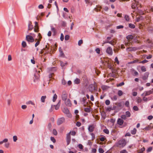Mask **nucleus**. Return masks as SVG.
I'll list each match as a JSON object with an SVG mask.
<instances>
[{"label":"nucleus","mask_w":153,"mask_h":153,"mask_svg":"<svg viewBox=\"0 0 153 153\" xmlns=\"http://www.w3.org/2000/svg\"><path fill=\"white\" fill-rule=\"evenodd\" d=\"M126 144V141L124 139L120 140L117 144V146L119 147H123Z\"/></svg>","instance_id":"f257e3e1"},{"label":"nucleus","mask_w":153,"mask_h":153,"mask_svg":"<svg viewBox=\"0 0 153 153\" xmlns=\"http://www.w3.org/2000/svg\"><path fill=\"white\" fill-rule=\"evenodd\" d=\"M55 68H48V72L49 73L48 76L49 77L52 78L54 76V72L55 71L54 70Z\"/></svg>","instance_id":"f03ea898"},{"label":"nucleus","mask_w":153,"mask_h":153,"mask_svg":"<svg viewBox=\"0 0 153 153\" xmlns=\"http://www.w3.org/2000/svg\"><path fill=\"white\" fill-rule=\"evenodd\" d=\"M63 112L66 114L67 116L69 118L72 117L71 114L70 113L69 110L66 108H64L62 110Z\"/></svg>","instance_id":"7ed1b4c3"},{"label":"nucleus","mask_w":153,"mask_h":153,"mask_svg":"<svg viewBox=\"0 0 153 153\" xmlns=\"http://www.w3.org/2000/svg\"><path fill=\"white\" fill-rule=\"evenodd\" d=\"M65 122V119L64 117L59 118L57 121V124L59 126Z\"/></svg>","instance_id":"20e7f679"},{"label":"nucleus","mask_w":153,"mask_h":153,"mask_svg":"<svg viewBox=\"0 0 153 153\" xmlns=\"http://www.w3.org/2000/svg\"><path fill=\"white\" fill-rule=\"evenodd\" d=\"M62 99L63 101H65L67 98V92L65 91H63L62 92Z\"/></svg>","instance_id":"39448f33"},{"label":"nucleus","mask_w":153,"mask_h":153,"mask_svg":"<svg viewBox=\"0 0 153 153\" xmlns=\"http://www.w3.org/2000/svg\"><path fill=\"white\" fill-rule=\"evenodd\" d=\"M88 90L89 91L92 92L95 90H96L95 85L92 84H90L88 87Z\"/></svg>","instance_id":"423d86ee"},{"label":"nucleus","mask_w":153,"mask_h":153,"mask_svg":"<svg viewBox=\"0 0 153 153\" xmlns=\"http://www.w3.org/2000/svg\"><path fill=\"white\" fill-rule=\"evenodd\" d=\"M153 93V89H152L151 90L148 91H145L142 94V96H146L149 95Z\"/></svg>","instance_id":"0eeeda50"},{"label":"nucleus","mask_w":153,"mask_h":153,"mask_svg":"<svg viewBox=\"0 0 153 153\" xmlns=\"http://www.w3.org/2000/svg\"><path fill=\"white\" fill-rule=\"evenodd\" d=\"M139 48H137V47H131L127 48L126 49V51L127 52H130L136 51Z\"/></svg>","instance_id":"6e6552de"},{"label":"nucleus","mask_w":153,"mask_h":153,"mask_svg":"<svg viewBox=\"0 0 153 153\" xmlns=\"http://www.w3.org/2000/svg\"><path fill=\"white\" fill-rule=\"evenodd\" d=\"M71 132H70L69 133H68L66 135V141L67 143V145H68L71 142Z\"/></svg>","instance_id":"1a4fd4ad"},{"label":"nucleus","mask_w":153,"mask_h":153,"mask_svg":"<svg viewBox=\"0 0 153 153\" xmlns=\"http://www.w3.org/2000/svg\"><path fill=\"white\" fill-rule=\"evenodd\" d=\"M26 39L29 42H32L34 41V39L33 37L30 35L26 36Z\"/></svg>","instance_id":"9d476101"},{"label":"nucleus","mask_w":153,"mask_h":153,"mask_svg":"<svg viewBox=\"0 0 153 153\" xmlns=\"http://www.w3.org/2000/svg\"><path fill=\"white\" fill-rule=\"evenodd\" d=\"M106 52L110 55H112L113 53L112 48L110 47H108L107 49Z\"/></svg>","instance_id":"9b49d317"},{"label":"nucleus","mask_w":153,"mask_h":153,"mask_svg":"<svg viewBox=\"0 0 153 153\" xmlns=\"http://www.w3.org/2000/svg\"><path fill=\"white\" fill-rule=\"evenodd\" d=\"M134 2L132 3L131 4V7L132 9H134L136 8V7L137 6L138 2L136 1V0H134Z\"/></svg>","instance_id":"f8f14e48"},{"label":"nucleus","mask_w":153,"mask_h":153,"mask_svg":"<svg viewBox=\"0 0 153 153\" xmlns=\"http://www.w3.org/2000/svg\"><path fill=\"white\" fill-rule=\"evenodd\" d=\"M94 124L90 125L88 128V130L90 132H92L94 130Z\"/></svg>","instance_id":"ddd939ff"},{"label":"nucleus","mask_w":153,"mask_h":153,"mask_svg":"<svg viewBox=\"0 0 153 153\" xmlns=\"http://www.w3.org/2000/svg\"><path fill=\"white\" fill-rule=\"evenodd\" d=\"M149 73L148 72H146L143 75V76L142 77V79L144 80H145L147 79H148V77L149 75Z\"/></svg>","instance_id":"4468645a"},{"label":"nucleus","mask_w":153,"mask_h":153,"mask_svg":"<svg viewBox=\"0 0 153 153\" xmlns=\"http://www.w3.org/2000/svg\"><path fill=\"white\" fill-rule=\"evenodd\" d=\"M65 101V104L66 105L68 106H71V101L70 99H68L66 100Z\"/></svg>","instance_id":"2eb2a0df"},{"label":"nucleus","mask_w":153,"mask_h":153,"mask_svg":"<svg viewBox=\"0 0 153 153\" xmlns=\"http://www.w3.org/2000/svg\"><path fill=\"white\" fill-rule=\"evenodd\" d=\"M124 122L123 120L121 118H119L117 121V123L118 124L120 125L121 126L123 125Z\"/></svg>","instance_id":"dca6fc26"},{"label":"nucleus","mask_w":153,"mask_h":153,"mask_svg":"<svg viewBox=\"0 0 153 153\" xmlns=\"http://www.w3.org/2000/svg\"><path fill=\"white\" fill-rule=\"evenodd\" d=\"M31 22H29L28 24V30H31L33 28V26L32 25Z\"/></svg>","instance_id":"f3484780"},{"label":"nucleus","mask_w":153,"mask_h":153,"mask_svg":"<svg viewBox=\"0 0 153 153\" xmlns=\"http://www.w3.org/2000/svg\"><path fill=\"white\" fill-rule=\"evenodd\" d=\"M34 82H36V81L39 80V75L37 74V75H36V74H34Z\"/></svg>","instance_id":"a211bd4d"},{"label":"nucleus","mask_w":153,"mask_h":153,"mask_svg":"<svg viewBox=\"0 0 153 153\" xmlns=\"http://www.w3.org/2000/svg\"><path fill=\"white\" fill-rule=\"evenodd\" d=\"M61 104V101L59 100L58 104L56 105H55L54 106H55V109L56 110H57L59 109L60 106V105Z\"/></svg>","instance_id":"6ab92c4d"},{"label":"nucleus","mask_w":153,"mask_h":153,"mask_svg":"<svg viewBox=\"0 0 153 153\" xmlns=\"http://www.w3.org/2000/svg\"><path fill=\"white\" fill-rule=\"evenodd\" d=\"M46 96H42L41 98V100L42 102H44L45 101V100L46 98Z\"/></svg>","instance_id":"aec40b11"},{"label":"nucleus","mask_w":153,"mask_h":153,"mask_svg":"<svg viewBox=\"0 0 153 153\" xmlns=\"http://www.w3.org/2000/svg\"><path fill=\"white\" fill-rule=\"evenodd\" d=\"M49 49V48L48 47L47 45L45 46V48H43V50L45 51H46V52L45 53V54L48 53H49V51L48 50Z\"/></svg>","instance_id":"412c9836"},{"label":"nucleus","mask_w":153,"mask_h":153,"mask_svg":"<svg viewBox=\"0 0 153 153\" xmlns=\"http://www.w3.org/2000/svg\"><path fill=\"white\" fill-rule=\"evenodd\" d=\"M75 83L78 84L80 82V81L79 79L78 78H76L74 81Z\"/></svg>","instance_id":"4be33fe9"},{"label":"nucleus","mask_w":153,"mask_h":153,"mask_svg":"<svg viewBox=\"0 0 153 153\" xmlns=\"http://www.w3.org/2000/svg\"><path fill=\"white\" fill-rule=\"evenodd\" d=\"M8 141V139L7 138H5L2 141H0V145L4 143H7Z\"/></svg>","instance_id":"5701e85b"},{"label":"nucleus","mask_w":153,"mask_h":153,"mask_svg":"<svg viewBox=\"0 0 153 153\" xmlns=\"http://www.w3.org/2000/svg\"><path fill=\"white\" fill-rule=\"evenodd\" d=\"M137 131V129L135 128H134L133 130H131V134L134 135L136 134Z\"/></svg>","instance_id":"b1692460"},{"label":"nucleus","mask_w":153,"mask_h":153,"mask_svg":"<svg viewBox=\"0 0 153 153\" xmlns=\"http://www.w3.org/2000/svg\"><path fill=\"white\" fill-rule=\"evenodd\" d=\"M34 31L36 32H39V27L38 25L36 26H34Z\"/></svg>","instance_id":"393cba45"},{"label":"nucleus","mask_w":153,"mask_h":153,"mask_svg":"<svg viewBox=\"0 0 153 153\" xmlns=\"http://www.w3.org/2000/svg\"><path fill=\"white\" fill-rule=\"evenodd\" d=\"M126 38L128 40H129L132 39L133 37L132 35H128L126 36Z\"/></svg>","instance_id":"a878e982"},{"label":"nucleus","mask_w":153,"mask_h":153,"mask_svg":"<svg viewBox=\"0 0 153 153\" xmlns=\"http://www.w3.org/2000/svg\"><path fill=\"white\" fill-rule=\"evenodd\" d=\"M86 99L85 98V97L83 98L82 100V104L84 105V106H85V103L86 102Z\"/></svg>","instance_id":"bb28decb"},{"label":"nucleus","mask_w":153,"mask_h":153,"mask_svg":"<svg viewBox=\"0 0 153 153\" xmlns=\"http://www.w3.org/2000/svg\"><path fill=\"white\" fill-rule=\"evenodd\" d=\"M128 27L130 28L134 29L135 27V25L129 23L128 25Z\"/></svg>","instance_id":"cd10ccee"},{"label":"nucleus","mask_w":153,"mask_h":153,"mask_svg":"<svg viewBox=\"0 0 153 153\" xmlns=\"http://www.w3.org/2000/svg\"><path fill=\"white\" fill-rule=\"evenodd\" d=\"M90 107L85 108H84V111L87 112H90L91 111Z\"/></svg>","instance_id":"c85d7f7f"},{"label":"nucleus","mask_w":153,"mask_h":153,"mask_svg":"<svg viewBox=\"0 0 153 153\" xmlns=\"http://www.w3.org/2000/svg\"><path fill=\"white\" fill-rule=\"evenodd\" d=\"M145 150V148L144 147H143L138 151V153H142Z\"/></svg>","instance_id":"c756f323"},{"label":"nucleus","mask_w":153,"mask_h":153,"mask_svg":"<svg viewBox=\"0 0 153 153\" xmlns=\"http://www.w3.org/2000/svg\"><path fill=\"white\" fill-rule=\"evenodd\" d=\"M57 96L56 94H55L53 97V101L55 102L57 98Z\"/></svg>","instance_id":"7c9ffc66"},{"label":"nucleus","mask_w":153,"mask_h":153,"mask_svg":"<svg viewBox=\"0 0 153 153\" xmlns=\"http://www.w3.org/2000/svg\"><path fill=\"white\" fill-rule=\"evenodd\" d=\"M124 18L127 21H128L129 20V16L127 15H125L124 16Z\"/></svg>","instance_id":"2f4dec72"},{"label":"nucleus","mask_w":153,"mask_h":153,"mask_svg":"<svg viewBox=\"0 0 153 153\" xmlns=\"http://www.w3.org/2000/svg\"><path fill=\"white\" fill-rule=\"evenodd\" d=\"M131 114L129 111H127L126 112V116L127 117H129L130 116Z\"/></svg>","instance_id":"473e14b6"},{"label":"nucleus","mask_w":153,"mask_h":153,"mask_svg":"<svg viewBox=\"0 0 153 153\" xmlns=\"http://www.w3.org/2000/svg\"><path fill=\"white\" fill-rule=\"evenodd\" d=\"M101 8H102L101 7H97L95 8L94 10H95L96 11L98 12L100 11Z\"/></svg>","instance_id":"72a5a7b5"},{"label":"nucleus","mask_w":153,"mask_h":153,"mask_svg":"<svg viewBox=\"0 0 153 153\" xmlns=\"http://www.w3.org/2000/svg\"><path fill=\"white\" fill-rule=\"evenodd\" d=\"M118 95L119 96H121L123 94V92L121 90H119L117 92Z\"/></svg>","instance_id":"f704fd0d"},{"label":"nucleus","mask_w":153,"mask_h":153,"mask_svg":"<svg viewBox=\"0 0 153 153\" xmlns=\"http://www.w3.org/2000/svg\"><path fill=\"white\" fill-rule=\"evenodd\" d=\"M116 104L119 107L122 108L123 107L122 104L121 102L116 103Z\"/></svg>","instance_id":"c9c22d12"},{"label":"nucleus","mask_w":153,"mask_h":153,"mask_svg":"<svg viewBox=\"0 0 153 153\" xmlns=\"http://www.w3.org/2000/svg\"><path fill=\"white\" fill-rule=\"evenodd\" d=\"M141 70L143 72H145L146 70V69L144 66H142L141 67Z\"/></svg>","instance_id":"e433bc0d"},{"label":"nucleus","mask_w":153,"mask_h":153,"mask_svg":"<svg viewBox=\"0 0 153 153\" xmlns=\"http://www.w3.org/2000/svg\"><path fill=\"white\" fill-rule=\"evenodd\" d=\"M22 45L23 48L25 47L27 45L26 42L24 41H23L22 42Z\"/></svg>","instance_id":"4c0bfd02"},{"label":"nucleus","mask_w":153,"mask_h":153,"mask_svg":"<svg viewBox=\"0 0 153 153\" xmlns=\"http://www.w3.org/2000/svg\"><path fill=\"white\" fill-rule=\"evenodd\" d=\"M142 101V99H141L139 97L137 98V102L138 103H140Z\"/></svg>","instance_id":"58836bf2"},{"label":"nucleus","mask_w":153,"mask_h":153,"mask_svg":"<svg viewBox=\"0 0 153 153\" xmlns=\"http://www.w3.org/2000/svg\"><path fill=\"white\" fill-rule=\"evenodd\" d=\"M111 98L113 100H116L117 99V96L116 95H114L113 97H111Z\"/></svg>","instance_id":"ea45409f"},{"label":"nucleus","mask_w":153,"mask_h":153,"mask_svg":"<svg viewBox=\"0 0 153 153\" xmlns=\"http://www.w3.org/2000/svg\"><path fill=\"white\" fill-rule=\"evenodd\" d=\"M60 65L62 67H63L67 63H64L62 61L60 62Z\"/></svg>","instance_id":"a19ab883"},{"label":"nucleus","mask_w":153,"mask_h":153,"mask_svg":"<svg viewBox=\"0 0 153 153\" xmlns=\"http://www.w3.org/2000/svg\"><path fill=\"white\" fill-rule=\"evenodd\" d=\"M103 132L106 134H108L109 133V130L107 129H104L103 130Z\"/></svg>","instance_id":"79ce46f5"},{"label":"nucleus","mask_w":153,"mask_h":153,"mask_svg":"<svg viewBox=\"0 0 153 153\" xmlns=\"http://www.w3.org/2000/svg\"><path fill=\"white\" fill-rule=\"evenodd\" d=\"M40 40H38L37 42L35 43V46L36 47H37V46H38L40 43Z\"/></svg>","instance_id":"37998d69"},{"label":"nucleus","mask_w":153,"mask_h":153,"mask_svg":"<svg viewBox=\"0 0 153 153\" xmlns=\"http://www.w3.org/2000/svg\"><path fill=\"white\" fill-rule=\"evenodd\" d=\"M148 62V61L146 60V59H145L142 61H141L140 62H139V63H142V64H144L145 63H146L147 62Z\"/></svg>","instance_id":"c03bdc74"},{"label":"nucleus","mask_w":153,"mask_h":153,"mask_svg":"<svg viewBox=\"0 0 153 153\" xmlns=\"http://www.w3.org/2000/svg\"><path fill=\"white\" fill-rule=\"evenodd\" d=\"M134 110L135 111H137L139 110L138 107L136 106H134L133 107Z\"/></svg>","instance_id":"a18cd8bd"},{"label":"nucleus","mask_w":153,"mask_h":153,"mask_svg":"<svg viewBox=\"0 0 153 153\" xmlns=\"http://www.w3.org/2000/svg\"><path fill=\"white\" fill-rule=\"evenodd\" d=\"M13 140L14 142H16L17 140V137L16 136H14L13 137Z\"/></svg>","instance_id":"49530a36"},{"label":"nucleus","mask_w":153,"mask_h":153,"mask_svg":"<svg viewBox=\"0 0 153 153\" xmlns=\"http://www.w3.org/2000/svg\"><path fill=\"white\" fill-rule=\"evenodd\" d=\"M53 133L54 135H56L57 134V132L56 129H53Z\"/></svg>","instance_id":"de8ad7c7"},{"label":"nucleus","mask_w":153,"mask_h":153,"mask_svg":"<svg viewBox=\"0 0 153 153\" xmlns=\"http://www.w3.org/2000/svg\"><path fill=\"white\" fill-rule=\"evenodd\" d=\"M83 43V41L81 39L79 40L78 42V45L79 46H80Z\"/></svg>","instance_id":"09e8293b"},{"label":"nucleus","mask_w":153,"mask_h":153,"mask_svg":"<svg viewBox=\"0 0 153 153\" xmlns=\"http://www.w3.org/2000/svg\"><path fill=\"white\" fill-rule=\"evenodd\" d=\"M99 151L100 153H103L104 152L103 149L102 148H99Z\"/></svg>","instance_id":"8fccbe9b"},{"label":"nucleus","mask_w":153,"mask_h":153,"mask_svg":"<svg viewBox=\"0 0 153 153\" xmlns=\"http://www.w3.org/2000/svg\"><path fill=\"white\" fill-rule=\"evenodd\" d=\"M70 36L68 35H66L65 36V39L66 40H68L69 39Z\"/></svg>","instance_id":"3c124183"},{"label":"nucleus","mask_w":153,"mask_h":153,"mask_svg":"<svg viewBox=\"0 0 153 153\" xmlns=\"http://www.w3.org/2000/svg\"><path fill=\"white\" fill-rule=\"evenodd\" d=\"M78 146L79 148L80 149H83V146L81 144H79L78 145Z\"/></svg>","instance_id":"603ef678"},{"label":"nucleus","mask_w":153,"mask_h":153,"mask_svg":"<svg viewBox=\"0 0 153 153\" xmlns=\"http://www.w3.org/2000/svg\"><path fill=\"white\" fill-rule=\"evenodd\" d=\"M51 140L53 143H55L56 142V140L54 137H51Z\"/></svg>","instance_id":"864d4df0"},{"label":"nucleus","mask_w":153,"mask_h":153,"mask_svg":"<svg viewBox=\"0 0 153 153\" xmlns=\"http://www.w3.org/2000/svg\"><path fill=\"white\" fill-rule=\"evenodd\" d=\"M110 103V101L108 100H106L105 101V103L107 105H109Z\"/></svg>","instance_id":"5fc2aeb1"},{"label":"nucleus","mask_w":153,"mask_h":153,"mask_svg":"<svg viewBox=\"0 0 153 153\" xmlns=\"http://www.w3.org/2000/svg\"><path fill=\"white\" fill-rule=\"evenodd\" d=\"M60 39L61 41H63L64 40V35L62 33L61 34Z\"/></svg>","instance_id":"6e6d98bb"},{"label":"nucleus","mask_w":153,"mask_h":153,"mask_svg":"<svg viewBox=\"0 0 153 153\" xmlns=\"http://www.w3.org/2000/svg\"><path fill=\"white\" fill-rule=\"evenodd\" d=\"M152 150V147H149L147 150V152H150Z\"/></svg>","instance_id":"4d7b16f0"},{"label":"nucleus","mask_w":153,"mask_h":153,"mask_svg":"<svg viewBox=\"0 0 153 153\" xmlns=\"http://www.w3.org/2000/svg\"><path fill=\"white\" fill-rule=\"evenodd\" d=\"M123 27H124L123 25H120L117 26V29L123 28Z\"/></svg>","instance_id":"13d9d810"},{"label":"nucleus","mask_w":153,"mask_h":153,"mask_svg":"<svg viewBox=\"0 0 153 153\" xmlns=\"http://www.w3.org/2000/svg\"><path fill=\"white\" fill-rule=\"evenodd\" d=\"M115 61L117 62V64H119V62L118 59V58L117 57H116L114 59Z\"/></svg>","instance_id":"bf43d9fd"},{"label":"nucleus","mask_w":153,"mask_h":153,"mask_svg":"<svg viewBox=\"0 0 153 153\" xmlns=\"http://www.w3.org/2000/svg\"><path fill=\"white\" fill-rule=\"evenodd\" d=\"M61 24L62 26H65L66 25V23L65 21H62Z\"/></svg>","instance_id":"052dcab7"},{"label":"nucleus","mask_w":153,"mask_h":153,"mask_svg":"<svg viewBox=\"0 0 153 153\" xmlns=\"http://www.w3.org/2000/svg\"><path fill=\"white\" fill-rule=\"evenodd\" d=\"M10 145V143H6L4 145V146L6 148H8L9 147Z\"/></svg>","instance_id":"680f3d73"},{"label":"nucleus","mask_w":153,"mask_h":153,"mask_svg":"<svg viewBox=\"0 0 153 153\" xmlns=\"http://www.w3.org/2000/svg\"><path fill=\"white\" fill-rule=\"evenodd\" d=\"M108 68H109L110 69H111L112 71H113V68H112V66L110 65V64H108Z\"/></svg>","instance_id":"e2e57ef3"},{"label":"nucleus","mask_w":153,"mask_h":153,"mask_svg":"<svg viewBox=\"0 0 153 153\" xmlns=\"http://www.w3.org/2000/svg\"><path fill=\"white\" fill-rule=\"evenodd\" d=\"M96 52L98 54H99L100 52V50L99 48H97L96 49Z\"/></svg>","instance_id":"0e129e2a"},{"label":"nucleus","mask_w":153,"mask_h":153,"mask_svg":"<svg viewBox=\"0 0 153 153\" xmlns=\"http://www.w3.org/2000/svg\"><path fill=\"white\" fill-rule=\"evenodd\" d=\"M76 125L77 126L79 127L81 125V123L80 122H77L76 123Z\"/></svg>","instance_id":"69168bd1"},{"label":"nucleus","mask_w":153,"mask_h":153,"mask_svg":"<svg viewBox=\"0 0 153 153\" xmlns=\"http://www.w3.org/2000/svg\"><path fill=\"white\" fill-rule=\"evenodd\" d=\"M8 61H10L12 60L11 56L10 55L8 56Z\"/></svg>","instance_id":"338daca9"},{"label":"nucleus","mask_w":153,"mask_h":153,"mask_svg":"<svg viewBox=\"0 0 153 153\" xmlns=\"http://www.w3.org/2000/svg\"><path fill=\"white\" fill-rule=\"evenodd\" d=\"M121 153H128V152L126 150H123L120 152Z\"/></svg>","instance_id":"774afa93"}]
</instances>
